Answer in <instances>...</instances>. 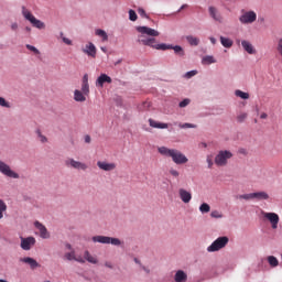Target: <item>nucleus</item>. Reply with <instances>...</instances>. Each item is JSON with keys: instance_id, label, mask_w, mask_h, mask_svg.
<instances>
[{"instance_id": "f257e3e1", "label": "nucleus", "mask_w": 282, "mask_h": 282, "mask_svg": "<svg viewBox=\"0 0 282 282\" xmlns=\"http://www.w3.org/2000/svg\"><path fill=\"white\" fill-rule=\"evenodd\" d=\"M158 151L161 155H164V158H171L174 164H186V162H188V158L177 149L161 147Z\"/></svg>"}, {"instance_id": "f03ea898", "label": "nucleus", "mask_w": 282, "mask_h": 282, "mask_svg": "<svg viewBox=\"0 0 282 282\" xmlns=\"http://www.w3.org/2000/svg\"><path fill=\"white\" fill-rule=\"evenodd\" d=\"M137 32H139L138 42L142 43V45H149L150 47H153V44L155 43L154 37H144V34L147 36H160V32L155 31V29H151L149 26H137Z\"/></svg>"}, {"instance_id": "7ed1b4c3", "label": "nucleus", "mask_w": 282, "mask_h": 282, "mask_svg": "<svg viewBox=\"0 0 282 282\" xmlns=\"http://www.w3.org/2000/svg\"><path fill=\"white\" fill-rule=\"evenodd\" d=\"M22 17H24L26 21H30L33 28H36L37 30H45V23L36 19L25 7H22Z\"/></svg>"}, {"instance_id": "20e7f679", "label": "nucleus", "mask_w": 282, "mask_h": 282, "mask_svg": "<svg viewBox=\"0 0 282 282\" xmlns=\"http://www.w3.org/2000/svg\"><path fill=\"white\" fill-rule=\"evenodd\" d=\"M228 241H230L228 239V237L223 236L217 238L208 248H207V252H219V250H221L223 248H226V246H228Z\"/></svg>"}, {"instance_id": "39448f33", "label": "nucleus", "mask_w": 282, "mask_h": 282, "mask_svg": "<svg viewBox=\"0 0 282 282\" xmlns=\"http://www.w3.org/2000/svg\"><path fill=\"white\" fill-rule=\"evenodd\" d=\"M230 158H232V152L228 150L219 151L218 154L215 156L216 166H226Z\"/></svg>"}, {"instance_id": "423d86ee", "label": "nucleus", "mask_w": 282, "mask_h": 282, "mask_svg": "<svg viewBox=\"0 0 282 282\" xmlns=\"http://www.w3.org/2000/svg\"><path fill=\"white\" fill-rule=\"evenodd\" d=\"M0 173L4 175V177H10L11 180H19L21 175L8 165V163L0 161Z\"/></svg>"}, {"instance_id": "0eeeda50", "label": "nucleus", "mask_w": 282, "mask_h": 282, "mask_svg": "<svg viewBox=\"0 0 282 282\" xmlns=\"http://www.w3.org/2000/svg\"><path fill=\"white\" fill-rule=\"evenodd\" d=\"M64 164L65 166H67V169H75L76 171H86L87 169H89L86 163L76 161L73 158L66 159Z\"/></svg>"}, {"instance_id": "6e6552de", "label": "nucleus", "mask_w": 282, "mask_h": 282, "mask_svg": "<svg viewBox=\"0 0 282 282\" xmlns=\"http://www.w3.org/2000/svg\"><path fill=\"white\" fill-rule=\"evenodd\" d=\"M95 243H111L112 246H120L122 243L120 239L107 237V236H95L93 237Z\"/></svg>"}, {"instance_id": "1a4fd4ad", "label": "nucleus", "mask_w": 282, "mask_h": 282, "mask_svg": "<svg viewBox=\"0 0 282 282\" xmlns=\"http://www.w3.org/2000/svg\"><path fill=\"white\" fill-rule=\"evenodd\" d=\"M240 23L248 25L257 21V12L254 11H242V14L239 18Z\"/></svg>"}, {"instance_id": "9d476101", "label": "nucleus", "mask_w": 282, "mask_h": 282, "mask_svg": "<svg viewBox=\"0 0 282 282\" xmlns=\"http://www.w3.org/2000/svg\"><path fill=\"white\" fill-rule=\"evenodd\" d=\"M262 215L265 219L270 221L273 230H276V228H279V216L276 215V213L262 212Z\"/></svg>"}, {"instance_id": "9b49d317", "label": "nucleus", "mask_w": 282, "mask_h": 282, "mask_svg": "<svg viewBox=\"0 0 282 282\" xmlns=\"http://www.w3.org/2000/svg\"><path fill=\"white\" fill-rule=\"evenodd\" d=\"M21 243L20 247L22 248V250H32V247L36 243V238L35 237H28V238H23L21 237Z\"/></svg>"}, {"instance_id": "f8f14e48", "label": "nucleus", "mask_w": 282, "mask_h": 282, "mask_svg": "<svg viewBox=\"0 0 282 282\" xmlns=\"http://www.w3.org/2000/svg\"><path fill=\"white\" fill-rule=\"evenodd\" d=\"M82 52L84 54H87V56H90L91 58H96V53H97L96 45H94V43L91 42H88L86 46L82 48Z\"/></svg>"}, {"instance_id": "ddd939ff", "label": "nucleus", "mask_w": 282, "mask_h": 282, "mask_svg": "<svg viewBox=\"0 0 282 282\" xmlns=\"http://www.w3.org/2000/svg\"><path fill=\"white\" fill-rule=\"evenodd\" d=\"M34 226L40 231V237L42 239H50V231H47V228L43 224L35 221Z\"/></svg>"}, {"instance_id": "4468645a", "label": "nucleus", "mask_w": 282, "mask_h": 282, "mask_svg": "<svg viewBox=\"0 0 282 282\" xmlns=\"http://www.w3.org/2000/svg\"><path fill=\"white\" fill-rule=\"evenodd\" d=\"M87 96H89V94H86L84 89H82V90L75 89L74 90L75 102H85L87 100Z\"/></svg>"}, {"instance_id": "2eb2a0df", "label": "nucleus", "mask_w": 282, "mask_h": 282, "mask_svg": "<svg viewBox=\"0 0 282 282\" xmlns=\"http://www.w3.org/2000/svg\"><path fill=\"white\" fill-rule=\"evenodd\" d=\"M178 195H180L181 200L184 204H189L191 200L193 199V194H191V192H188L184 188L178 189Z\"/></svg>"}, {"instance_id": "dca6fc26", "label": "nucleus", "mask_w": 282, "mask_h": 282, "mask_svg": "<svg viewBox=\"0 0 282 282\" xmlns=\"http://www.w3.org/2000/svg\"><path fill=\"white\" fill-rule=\"evenodd\" d=\"M20 261L22 263H26L28 265H30L31 270H36V268H41V264L37 263V261L34 260V258H31V257L22 258L20 259Z\"/></svg>"}, {"instance_id": "f3484780", "label": "nucleus", "mask_w": 282, "mask_h": 282, "mask_svg": "<svg viewBox=\"0 0 282 282\" xmlns=\"http://www.w3.org/2000/svg\"><path fill=\"white\" fill-rule=\"evenodd\" d=\"M64 258L67 261H77V263H85V259H83V257H80V256L76 257L75 251H70V252L65 253Z\"/></svg>"}, {"instance_id": "a211bd4d", "label": "nucleus", "mask_w": 282, "mask_h": 282, "mask_svg": "<svg viewBox=\"0 0 282 282\" xmlns=\"http://www.w3.org/2000/svg\"><path fill=\"white\" fill-rule=\"evenodd\" d=\"M105 83H108L110 85V83H112V79L111 77H109V75L101 74L96 80V87H104Z\"/></svg>"}, {"instance_id": "6ab92c4d", "label": "nucleus", "mask_w": 282, "mask_h": 282, "mask_svg": "<svg viewBox=\"0 0 282 282\" xmlns=\"http://www.w3.org/2000/svg\"><path fill=\"white\" fill-rule=\"evenodd\" d=\"M97 166L101 171H113V170H116V163H107V162L98 161Z\"/></svg>"}, {"instance_id": "aec40b11", "label": "nucleus", "mask_w": 282, "mask_h": 282, "mask_svg": "<svg viewBox=\"0 0 282 282\" xmlns=\"http://www.w3.org/2000/svg\"><path fill=\"white\" fill-rule=\"evenodd\" d=\"M209 14L214 21H218L219 23H221L223 21L221 14L217 12V9L215 7H209Z\"/></svg>"}, {"instance_id": "412c9836", "label": "nucleus", "mask_w": 282, "mask_h": 282, "mask_svg": "<svg viewBox=\"0 0 282 282\" xmlns=\"http://www.w3.org/2000/svg\"><path fill=\"white\" fill-rule=\"evenodd\" d=\"M149 124L153 129H169V123L158 122V121H155L153 119H149Z\"/></svg>"}, {"instance_id": "4be33fe9", "label": "nucleus", "mask_w": 282, "mask_h": 282, "mask_svg": "<svg viewBox=\"0 0 282 282\" xmlns=\"http://www.w3.org/2000/svg\"><path fill=\"white\" fill-rule=\"evenodd\" d=\"M241 45H242L245 52H247L248 54H254L256 53L254 46H252V43H250L249 41L243 40L241 42Z\"/></svg>"}, {"instance_id": "5701e85b", "label": "nucleus", "mask_w": 282, "mask_h": 282, "mask_svg": "<svg viewBox=\"0 0 282 282\" xmlns=\"http://www.w3.org/2000/svg\"><path fill=\"white\" fill-rule=\"evenodd\" d=\"M82 90L89 94V75L85 74L82 80Z\"/></svg>"}, {"instance_id": "b1692460", "label": "nucleus", "mask_w": 282, "mask_h": 282, "mask_svg": "<svg viewBox=\"0 0 282 282\" xmlns=\"http://www.w3.org/2000/svg\"><path fill=\"white\" fill-rule=\"evenodd\" d=\"M83 259H84V261H88V263H93V264L98 263V258H96V256H91V253H89V251L84 252Z\"/></svg>"}, {"instance_id": "393cba45", "label": "nucleus", "mask_w": 282, "mask_h": 282, "mask_svg": "<svg viewBox=\"0 0 282 282\" xmlns=\"http://www.w3.org/2000/svg\"><path fill=\"white\" fill-rule=\"evenodd\" d=\"M187 279H188V276L182 270L177 271L174 276V281H176V282H186Z\"/></svg>"}, {"instance_id": "a878e982", "label": "nucleus", "mask_w": 282, "mask_h": 282, "mask_svg": "<svg viewBox=\"0 0 282 282\" xmlns=\"http://www.w3.org/2000/svg\"><path fill=\"white\" fill-rule=\"evenodd\" d=\"M253 199L262 200V199H270V195L265 192H256L252 193Z\"/></svg>"}, {"instance_id": "bb28decb", "label": "nucleus", "mask_w": 282, "mask_h": 282, "mask_svg": "<svg viewBox=\"0 0 282 282\" xmlns=\"http://www.w3.org/2000/svg\"><path fill=\"white\" fill-rule=\"evenodd\" d=\"M96 36H100V39H102V41H109V35H107V32L102 29H97L95 31Z\"/></svg>"}, {"instance_id": "cd10ccee", "label": "nucleus", "mask_w": 282, "mask_h": 282, "mask_svg": "<svg viewBox=\"0 0 282 282\" xmlns=\"http://www.w3.org/2000/svg\"><path fill=\"white\" fill-rule=\"evenodd\" d=\"M186 41H187V43H189L194 47H197V45H199V39H197L193 35H187Z\"/></svg>"}, {"instance_id": "c85d7f7f", "label": "nucleus", "mask_w": 282, "mask_h": 282, "mask_svg": "<svg viewBox=\"0 0 282 282\" xmlns=\"http://www.w3.org/2000/svg\"><path fill=\"white\" fill-rule=\"evenodd\" d=\"M220 43L223 45V47H227L230 48V46L232 45V40L225 37V36H220Z\"/></svg>"}, {"instance_id": "c756f323", "label": "nucleus", "mask_w": 282, "mask_h": 282, "mask_svg": "<svg viewBox=\"0 0 282 282\" xmlns=\"http://www.w3.org/2000/svg\"><path fill=\"white\" fill-rule=\"evenodd\" d=\"M267 261L271 265V268H276V265H279V260L274 256H269L267 258Z\"/></svg>"}, {"instance_id": "7c9ffc66", "label": "nucleus", "mask_w": 282, "mask_h": 282, "mask_svg": "<svg viewBox=\"0 0 282 282\" xmlns=\"http://www.w3.org/2000/svg\"><path fill=\"white\" fill-rule=\"evenodd\" d=\"M213 63H217V59H215V57L210 55L203 57V65H213Z\"/></svg>"}, {"instance_id": "2f4dec72", "label": "nucleus", "mask_w": 282, "mask_h": 282, "mask_svg": "<svg viewBox=\"0 0 282 282\" xmlns=\"http://www.w3.org/2000/svg\"><path fill=\"white\" fill-rule=\"evenodd\" d=\"M235 96H237L238 98H241L242 100H248V98H250V95L242 90H236Z\"/></svg>"}, {"instance_id": "473e14b6", "label": "nucleus", "mask_w": 282, "mask_h": 282, "mask_svg": "<svg viewBox=\"0 0 282 282\" xmlns=\"http://www.w3.org/2000/svg\"><path fill=\"white\" fill-rule=\"evenodd\" d=\"M152 47H154V50H162V51L173 50V45H169V44H156V45H153Z\"/></svg>"}, {"instance_id": "72a5a7b5", "label": "nucleus", "mask_w": 282, "mask_h": 282, "mask_svg": "<svg viewBox=\"0 0 282 282\" xmlns=\"http://www.w3.org/2000/svg\"><path fill=\"white\" fill-rule=\"evenodd\" d=\"M8 210V205H6V202L3 199H0V219H3V213Z\"/></svg>"}, {"instance_id": "f704fd0d", "label": "nucleus", "mask_w": 282, "mask_h": 282, "mask_svg": "<svg viewBox=\"0 0 282 282\" xmlns=\"http://www.w3.org/2000/svg\"><path fill=\"white\" fill-rule=\"evenodd\" d=\"M236 119H237V122H239V123L246 122V120L248 119V113L239 112Z\"/></svg>"}, {"instance_id": "c9c22d12", "label": "nucleus", "mask_w": 282, "mask_h": 282, "mask_svg": "<svg viewBox=\"0 0 282 282\" xmlns=\"http://www.w3.org/2000/svg\"><path fill=\"white\" fill-rule=\"evenodd\" d=\"M199 210L205 214V213H210V205H208L207 203H203L199 206Z\"/></svg>"}, {"instance_id": "e433bc0d", "label": "nucleus", "mask_w": 282, "mask_h": 282, "mask_svg": "<svg viewBox=\"0 0 282 282\" xmlns=\"http://www.w3.org/2000/svg\"><path fill=\"white\" fill-rule=\"evenodd\" d=\"M129 19H130V21H138V14L135 13V11L133 9L129 10Z\"/></svg>"}, {"instance_id": "4c0bfd02", "label": "nucleus", "mask_w": 282, "mask_h": 282, "mask_svg": "<svg viewBox=\"0 0 282 282\" xmlns=\"http://www.w3.org/2000/svg\"><path fill=\"white\" fill-rule=\"evenodd\" d=\"M172 50H174L175 54H180L181 56H184V48H182V46L180 45L172 46Z\"/></svg>"}, {"instance_id": "58836bf2", "label": "nucleus", "mask_w": 282, "mask_h": 282, "mask_svg": "<svg viewBox=\"0 0 282 282\" xmlns=\"http://www.w3.org/2000/svg\"><path fill=\"white\" fill-rule=\"evenodd\" d=\"M238 199H246L247 202L250 200V199H253V194L250 193V194H242V195H239L238 196Z\"/></svg>"}, {"instance_id": "ea45409f", "label": "nucleus", "mask_w": 282, "mask_h": 282, "mask_svg": "<svg viewBox=\"0 0 282 282\" xmlns=\"http://www.w3.org/2000/svg\"><path fill=\"white\" fill-rule=\"evenodd\" d=\"M210 217H213L214 219H221V217H224V215H221V213H219L218 210H213L210 213Z\"/></svg>"}, {"instance_id": "a19ab883", "label": "nucleus", "mask_w": 282, "mask_h": 282, "mask_svg": "<svg viewBox=\"0 0 282 282\" xmlns=\"http://www.w3.org/2000/svg\"><path fill=\"white\" fill-rule=\"evenodd\" d=\"M0 107H6L7 109H10V102H8L6 98L0 97Z\"/></svg>"}, {"instance_id": "79ce46f5", "label": "nucleus", "mask_w": 282, "mask_h": 282, "mask_svg": "<svg viewBox=\"0 0 282 282\" xmlns=\"http://www.w3.org/2000/svg\"><path fill=\"white\" fill-rule=\"evenodd\" d=\"M180 128L181 129H196L197 126H195L193 123H183V124H180Z\"/></svg>"}, {"instance_id": "37998d69", "label": "nucleus", "mask_w": 282, "mask_h": 282, "mask_svg": "<svg viewBox=\"0 0 282 282\" xmlns=\"http://www.w3.org/2000/svg\"><path fill=\"white\" fill-rule=\"evenodd\" d=\"M188 105H191V99H184L178 104V107H181V109H184V107H188Z\"/></svg>"}, {"instance_id": "c03bdc74", "label": "nucleus", "mask_w": 282, "mask_h": 282, "mask_svg": "<svg viewBox=\"0 0 282 282\" xmlns=\"http://www.w3.org/2000/svg\"><path fill=\"white\" fill-rule=\"evenodd\" d=\"M138 14H140L142 17V19H149L147 11H144V9H142V8L138 9Z\"/></svg>"}, {"instance_id": "a18cd8bd", "label": "nucleus", "mask_w": 282, "mask_h": 282, "mask_svg": "<svg viewBox=\"0 0 282 282\" xmlns=\"http://www.w3.org/2000/svg\"><path fill=\"white\" fill-rule=\"evenodd\" d=\"M26 50H30V52H34L35 54H41L39 48H36L35 46H32L30 44H26Z\"/></svg>"}, {"instance_id": "49530a36", "label": "nucleus", "mask_w": 282, "mask_h": 282, "mask_svg": "<svg viewBox=\"0 0 282 282\" xmlns=\"http://www.w3.org/2000/svg\"><path fill=\"white\" fill-rule=\"evenodd\" d=\"M36 134L39 135L41 142H47V138L41 133V130H36Z\"/></svg>"}, {"instance_id": "de8ad7c7", "label": "nucleus", "mask_w": 282, "mask_h": 282, "mask_svg": "<svg viewBox=\"0 0 282 282\" xmlns=\"http://www.w3.org/2000/svg\"><path fill=\"white\" fill-rule=\"evenodd\" d=\"M193 76H197V70H191L185 74V78H193Z\"/></svg>"}, {"instance_id": "09e8293b", "label": "nucleus", "mask_w": 282, "mask_h": 282, "mask_svg": "<svg viewBox=\"0 0 282 282\" xmlns=\"http://www.w3.org/2000/svg\"><path fill=\"white\" fill-rule=\"evenodd\" d=\"M206 162H207V164H208V169H213V158L212 156H207V159H206Z\"/></svg>"}, {"instance_id": "8fccbe9b", "label": "nucleus", "mask_w": 282, "mask_h": 282, "mask_svg": "<svg viewBox=\"0 0 282 282\" xmlns=\"http://www.w3.org/2000/svg\"><path fill=\"white\" fill-rule=\"evenodd\" d=\"M170 173L173 175V177H180V172L176 170H170Z\"/></svg>"}, {"instance_id": "3c124183", "label": "nucleus", "mask_w": 282, "mask_h": 282, "mask_svg": "<svg viewBox=\"0 0 282 282\" xmlns=\"http://www.w3.org/2000/svg\"><path fill=\"white\" fill-rule=\"evenodd\" d=\"M63 43H65L66 45H72V40L67 39V37H62Z\"/></svg>"}, {"instance_id": "603ef678", "label": "nucleus", "mask_w": 282, "mask_h": 282, "mask_svg": "<svg viewBox=\"0 0 282 282\" xmlns=\"http://www.w3.org/2000/svg\"><path fill=\"white\" fill-rule=\"evenodd\" d=\"M11 30L17 31L19 30V24L17 22L11 24Z\"/></svg>"}, {"instance_id": "864d4df0", "label": "nucleus", "mask_w": 282, "mask_h": 282, "mask_svg": "<svg viewBox=\"0 0 282 282\" xmlns=\"http://www.w3.org/2000/svg\"><path fill=\"white\" fill-rule=\"evenodd\" d=\"M85 142L86 144H89V142H91V137H89L88 134L85 137Z\"/></svg>"}, {"instance_id": "5fc2aeb1", "label": "nucleus", "mask_w": 282, "mask_h": 282, "mask_svg": "<svg viewBox=\"0 0 282 282\" xmlns=\"http://www.w3.org/2000/svg\"><path fill=\"white\" fill-rule=\"evenodd\" d=\"M260 118H261V120H265V119L268 118V113L262 112V113L260 115Z\"/></svg>"}, {"instance_id": "6e6d98bb", "label": "nucleus", "mask_w": 282, "mask_h": 282, "mask_svg": "<svg viewBox=\"0 0 282 282\" xmlns=\"http://www.w3.org/2000/svg\"><path fill=\"white\" fill-rule=\"evenodd\" d=\"M142 270L144 272H147V274H150L151 270H149V268L144 267V265H141Z\"/></svg>"}, {"instance_id": "4d7b16f0", "label": "nucleus", "mask_w": 282, "mask_h": 282, "mask_svg": "<svg viewBox=\"0 0 282 282\" xmlns=\"http://www.w3.org/2000/svg\"><path fill=\"white\" fill-rule=\"evenodd\" d=\"M105 265L106 268H110V270L113 269V264H111V262H106Z\"/></svg>"}, {"instance_id": "13d9d810", "label": "nucleus", "mask_w": 282, "mask_h": 282, "mask_svg": "<svg viewBox=\"0 0 282 282\" xmlns=\"http://www.w3.org/2000/svg\"><path fill=\"white\" fill-rule=\"evenodd\" d=\"M209 41L213 45H215L217 43V40L215 37H209Z\"/></svg>"}, {"instance_id": "bf43d9fd", "label": "nucleus", "mask_w": 282, "mask_h": 282, "mask_svg": "<svg viewBox=\"0 0 282 282\" xmlns=\"http://www.w3.org/2000/svg\"><path fill=\"white\" fill-rule=\"evenodd\" d=\"M185 8H188V4H183V6L180 8L178 12H182V10H185Z\"/></svg>"}, {"instance_id": "052dcab7", "label": "nucleus", "mask_w": 282, "mask_h": 282, "mask_svg": "<svg viewBox=\"0 0 282 282\" xmlns=\"http://www.w3.org/2000/svg\"><path fill=\"white\" fill-rule=\"evenodd\" d=\"M134 263H139L140 265V260L138 258H134Z\"/></svg>"}, {"instance_id": "680f3d73", "label": "nucleus", "mask_w": 282, "mask_h": 282, "mask_svg": "<svg viewBox=\"0 0 282 282\" xmlns=\"http://www.w3.org/2000/svg\"><path fill=\"white\" fill-rule=\"evenodd\" d=\"M66 248H68V250H72V245H66Z\"/></svg>"}, {"instance_id": "e2e57ef3", "label": "nucleus", "mask_w": 282, "mask_h": 282, "mask_svg": "<svg viewBox=\"0 0 282 282\" xmlns=\"http://www.w3.org/2000/svg\"><path fill=\"white\" fill-rule=\"evenodd\" d=\"M101 51H102V52H107V48H105V47H101Z\"/></svg>"}, {"instance_id": "0e129e2a", "label": "nucleus", "mask_w": 282, "mask_h": 282, "mask_svg": "<svg viewBox=\"0 0 282 282\" xmlns=\"http://www.w3.org/2000/svg\"><path fill=\"white\" fill-rule=\"evenodd\" d=\"M121 61H118L117 63H115V65H120Z\"/></svg>"}, {"instance_id": "69168bd1", "label": "nucleus", "mask_w": 282, "mask_h": 282, "mask_svg": "<svg viewBox=\"0 0 282 282\" xmlns=\"http://www.w3.org/2000/svg\"><path fill=\"white\" fill-rule=\"evenodd\" d=\"M26 31H29V32H30V28H26Z\"/></svg>"}]
</instances>
